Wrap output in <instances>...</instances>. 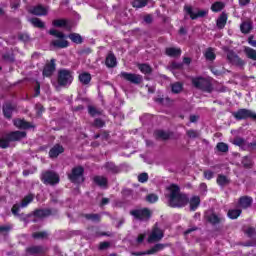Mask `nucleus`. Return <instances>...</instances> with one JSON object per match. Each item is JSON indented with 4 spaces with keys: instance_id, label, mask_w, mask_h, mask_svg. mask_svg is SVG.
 I'll return each instance as SVG.
<instances>
[{
    "instance_id": "63",
    "label": "nucleus",
    "mask_w": 256,
    "mask_h": 256,
    "mask_svg": "<svg viewBox=\"0 0 256 256\" xmlns=\"http://www.w3.org/2000/svg\"><path fill=\"white\" fill-rule=\"evenodd\" d=\"M20 39H21V41H29V35L22 34V35H20Z\"/></svg>"
},
{
    "instance_id": "2",
    "label": "nucleus",
    "mask_w": 256,
    "mask_h": 256,
    "mask_svg": "<svg viewBox=\"0 0 256 256\" xmlns=\"http://www.w3.org/2000/svg\"><path fill=\"white\" fill-rule=\"evenodd\" d=\"M49 33L50 35H53V37H56V39L52 41L53 47H56L57 49H65L66 47H69V42L65 39V34L56 29L49 30Z\"/></svg>"
},
{
    "instance_id": "51",
    "label": "nucleus",
    "mask_w": 256,
    "mask_h": 256,
    "mask_svg": "<svg viewBox=\"0 0 256 256\" xmlns=\"http://www.w3.org/2000/svg\"><path fill=\"white\" fill-rule=\"evenodd\" d=\"M148 179H149V175L147 173H142L138 175L139 183H147Z\"/></svg>"
},
{
    "instance_id": "19",
    "label": "nucleus",
    "mask_w": 256,
    "mask_h": 256,
    "mask_svg": "<svg viewBox=\"0 0 256 256\" xmlns=\"http://www.w3.org/2000/svg\"><path fill=\"white\" fill-rule=\"evenodd\" d=\"M251 203H253V200L249 197H242L240 198L238 202V206L241 209H247V207H251Z\"/></svg>"
},
{
    "instance_id": "32",
    "label": "nucleus",
    "mask_w": 256,
    "mask_h": 256,
    "mask_svg": "<svg viewBox=\"0 0 256 256\" xmlns=\"http://www.w3.org/2000/svg\"><path fill=\"white\" fill-rule=\"evenodd\" d=\"M3 113H4V116L7 118V119H11V115L13 113V107L11 106V104H6L4 105L3 107Z\"/></svg>"
},
{
    "instance_id": "36",
    "label": "nucleus",
    "mask_w": 256,
    "mask_h": 256,
    "mask_svg": "<svg viewBox=\"0 0 256 256\" xmlns=\"http://www.w3.org/2000/svg\"><path fill=\"white\" fill-rule=\"evenodd\" d=\"M104 167H105L106 171H109L110 173H118L119 172V168H117V166H115V164H113V162L106 163Z\"/></svg>"
},
{
    "instance_id": "60",
    "label": "nucleus",
    "mask_w": 256,
    "mask_h": 256,
    "mask_svg": "<svg viewBox=\"0 0 256 256\" xmlns=\"http://www.w3.org/2000/svg\"><path fill=\"white\" fill-rule=\"evenodd\" d=\"M12 213H13V215H19V205L15 204L12 207Z\"/></svg>"
},
{
    "instance_id": "25",
    "label": "nucleus",
    "mask_w": 256,
    "mask_h": 256,
    "mask_svg": "<svg viewBox=\"0 0 256 256\" xmlns=\"http://www.w3.org/2000/svg\"><path fill=\"white\" fill-rule=\"evenodd\" d=\"M44 249L41 246H32L27 248L26 253L28 255H39V253H43Z\"/></svg>"
},
{
    "instance_id": "47",
    "label": "nucleus",
    "mask_w": 256,
    "mask_h": 256,
    "mask_svg": "<svg viewBox=\"0 0 256 256\" xmlns=\"http://www.w3.org/2000/svg\"><path fill=\"white\" fill-rule=\"evenodd\" d=\"M217 149L222 153H227V151H229V146L223 142H220L217 144Z\"/></svg>"
},
{
    "instance_id": "64",
    "label": "nucleus",
    "mask_w": 256,
    "mask_h": 256,
    "mask_svg": "<svg viewBox=\"0 0 256 256\" xmlns=\"http://www.w3.org/2000/svg\"><path fill=\"white\" fill-rule=\"evenodd\" d=\"M12 9H19V0L11 4Z\"/></svg>"
},
{
    "instance_id": "59",
    "label": "nucleus",
    "mask_w": 256,
    "mask_h": 256,
    "mask_svg": "<svg viewBox=\"0 0 256 256\" xmlns=\"http://www.w3.org/2000/svg\"><path fill=\"white\" fill-rule=\"evenodd\" d=\"M145 237H146L145 234H140V235L138 236V238L136 239L137 243H138V244L143 243V241H145Z\"/></svg>"
},
{
    "instance_id": "17",
    "label": "nucleus",
    "mask_w": 256,
    "mask_h": 256,
    "mask_svg": "<svg viewBox=\"0 0 256 256\" xmlns=\"http://www.w3.org/2000/svg\"><path fill=\"white\" fill-rule=\"evenodd\" d=\"M163 244H156L151 250H148L147 252H138L134 253V255H153V253H157V251H161L163 249Z\"/></svg>"
},
{
    "instance_id": "1",
    "label": "nucleus",
    "mask_w": 256,
    "mask_h": 256,
    "mask_svg": "<svg viewBox=\"0 0 256 256\" xmlns=\"http://www.w3.org/2000/svg\"><path fill=\"white\" fill-rule=\"evenodd\" d=\"M166 197L169 207H185L189 203L187 195L181 193L179 186L171 184L167 187Z\"/></svg>"
},
{
    "instance_id": "7",
    "label": "nucleus",
    "mask_w": 256,
    "mask_h": 256,
    "mask_svg": "<svg viewBox=\"0 0 256 256\" xmlns=\"http://www.w3.org/2000/svg\"><path fill=\"white\" fill-rule=\"evenodd\" d=\"M130 215L137 221H147L151 218V211L149 209H135L130 211Z\"/></svg>"
},
{
    "instance_id": "34",
    "label": "nucleus",
    "mask_w": 256,
    "mask_h": 256,
    "mask_svg": "<svg viewBox=\"0 0 256 256\" xmlns=\"http://www.w3.org/2000/svg\"><path fill=\"white\" fill-rule=\"evenodd\" d=\"M223 7H225V4L223 2H215L211 6V11L214 13H219V11H223Z\"/></svg>"
},
{
    "instance_id": "61",
    "label": "nucleus",
    "mask_w": 256,
    "mask_h": 256,
    "mask_svg": "<svg viewBox=\"0 0 256 256\" xmlns=\"http://www.w3.org/2000/svg\"><path fill=\"white\" fill-rule=\"evenodd\" d=\"M248 43L249 45H251L252 47H256V40H253V36H250L248 38Z\"/></svg>"
},
{
    "instance_id": "35",
    "label": "nucleus",
    "mask_w": 256,
    "mask_h": 256,
    "mask_svg": "<svg viewBox=\"0 0 256 256\" xmlns=\"http://www.w3.org/2000/svg\"><path fill=\"white\" fill-rule=\"evenodd\" d=\"M208 221L212 223V225H217V223H221V221H223V217L212 214L208 217Z\"/></svg>"
},
{
    "instance_id": "3",
    "label": "nucleus",
    "mask_w": 256,
    "mask_h": 256,
    "mask_svg": "<svg viewBox=\"0 0 256 256\" xmlns=\"http://www.w3.org/2000/svg\"><path fill=\"white\" fill-rule=\"evenodd\" d=\"M27 137V133L25 131H14L7 135V139L1 138L0 139V147L2 149H7L9 147L10 141H20V139H25Z\"/></svg>"
},
{
    "instance_id": "26",
    "label": "nucleus",
    "mask_w": 256,
    "mask_h": 256,
    "mask_svg": "<svg viewBox=\"0 0 256 256\" xmlns=\"http://www.w3.org/2000/svg\"><path fill=\"white\" fill-rule=\"evenodd\" d=\"M166 55H168V57H179L181 55V49L179 48H166Z\"/></svg>"
},
{
    "instance_id": "28",
    "label": "nucleus",
    "mask_w": 256,
    "mask_h": 256,
    "mask_svg": "<svg viewBox=\"0 0 256 256\" xmlns=\"http://www.w3.org/2000/svg\"><path fill=\"white\" fill-rule=\"evenodd\" d=\"M147 3H149V0H133L132 7L142 9V7H146Z\"/></svg>"
},
{
    "instance_id": "11",
    "label": "nucleus",
    "mask_w": 256,
    "mask_h": 256,
    "mask_svg": "<svg viewBox=\"0 0 256 256\" xmlns=\"http://www.w3.org/2000/svg\"><path fill=\"white\" fill-rule=\"evenodd\" d=\"M163 236V230L155 226L148 237V243H157V241H161Z\"/></svg>"
},
{
    "instance_id": "30",
    "label": "nucleus",
    "mask_w": 256,
    "mask_h": 256,
    "mask_svg": "<svg viewBox=\"0 0 256 256\" xmlns=\"http://www.w3.org/2000/svg\"><path fill=\"white\" fill-rule=\"evenodd\" d=\"M68 37L73 43H76L77 45L83 43V38L77 33H72Z\"/></svg>"
},
{
    "instance_id": "13",
    "label": "nucleus",
    "mask_w": 256,
    "mask_h": 256,
    "mask_svg": "<svg viewBox=\"0 0 256 256\" xmlns=\"http://www.w3.org/2000/svg\"><path fill=\"white\" fill-rule=\"evenodd\" d=\"M185 11L190 15L191 19H197L199 17H205L207 15L208 11L207 10H197L193 11V8L191 6H185Z\"/></svg>"
},
{
    "instance_id": "8",
    "label": "nucleus",
    "mask_w": 256,
    "mask_h": 256,
    "mask_svg": "<svg viewBox=\"0 0 256 256\" xmlns=\"http://www.w3.org/2000/svg\"><path fill=\"white\" fill-rule=\"evenodd\" d=\"M83 167L78 166L72 169V173L68 175L72 183H83Z\"/></svg>"
},
{
    "instance_id": "4",
    "label": "nucleus",
    "mask_w": 256,
    "mask_h": 256,
    "mask_svg": "<svg viewBox=\"0 0 256 256\" xmlns=\"http://www.w3.org/2000/svg\"><path fill=\"white\" fill-rule=\"evenodd\" d=\"M58 83L62 87H65V85H71V83H73V74H71V71L67 69L59 70Z\"/></svg>"
},
{
    "instance_id": "48",
    "label": "nucleus",
    "mask_w": 256,
    "mask_h": 256,
    "mask_svg": "<svg viewBox=\"0 0 256 256\" xmlns=\"http://www.w3.org/2000/svg\"><path fill=\"white\" fill-rule=\"evenodd\" d=\"M85 217L89 221H100L101 219V215L99 214H86Z\"/></svg>"
},
{
    "instance_id": "31",
    "label": "nucleus",
    "mask_w": 256,
    "mask_h": 256,
    "mask_svg": "<svg viewBox=\"0 0 256 256\" xmlns=\"http://www.w3.org/2000/svg\"><path fill=\"white\" fill-rule=\"evenodd\" d=\"M29 21L34 27H38V29L45 27V23L39 18H31Z\"/></svg>"
},
{
    "instance_id": "33",
    "label": "nucleus",
    "mask_w": 256,
    "mask_h": 256,
    "mask_svg": "<svg viewBox=\"0 0 256 256\" xmlns=\"http://www.w3.org/2000/svg\"><path fill=\"white\" fill-rule=\"evenodd\" d=\"M244 51L248 59H253V61H256V51L254 49L250 47H245Z\"/></svg>"
},
{
    "instance_id": "54",
    "label": "nucleus",
    "mask_w": 256,
    "mask_h": 256,
    "mask_svg": "<svg viewBox=\"0 0 256 256\" xmlns=\"http://www.w3.org/2000/svg\"><path fill=\"white\" fill-rule=\"evenodd\" d=\"M246 235H248V237H254V235H256L255 228H248L246 230Z\"/></svg>"
},
{
    "instance_id": "40",
    "label": "nucleus",
    "mask_w": 256,
    "mask_h": 256,
    "mask_svg": "<svg viewBox=\"0 0 256 256\" xmlns=\"http://www.w3.org/2000/svg\"><path fill=\"white\" fill-rule=\"evenodd\" d=\"M67 23L68 21L65 19H56V20H53L52 25L54 27H66Z\"/></svg>"
},
{
    "instance_id": "20",
    "label": "nucleus",
    "mask_w": 256,
    "mask_h": 256,
    "mask_svg": "<svg viewBox=\"0 0 256 256\" xmlns=\"http://www.w3.org/2000/svg\"><path fill=\"white\" fill-rule=\"evenodd\" d=\"M224 51H226L227 53V59L228 61H230V63H239V56H237V54H235V52L224 48Z\"/></svg>"
},
{
    "instance_id": "56",
    "label": "nucleus",
    "mask_w": 256,
    "mask_h": 256,
    "mask_svg": "<svg viewBox=\"0 0 256 256\" xmlns=\"http://www.w3.org/2000/svg\"><path fill=\"white\" fill-rule=\"evenodd\" d=\"M213 172L212 171H210V170H207V171H205L204 172V177H205V179H213Z\"/></svg>"
},
{
    "instance_id": "52",
    "label": "nucleus",
    "mask_w": 256,
    "mask_h": 256,
    "mask_svg": "<svg viewBox=\"0 0 256 256\" xmlns=\"http://www.w3.org/2000/svg\"><path fill=\"white\" fill-rule=\"evenodd\" d=\"M156 103H159L160 105H169L171 103V99H169V98H157Z\"/></svg>"
},
{
    "instance_id": "16",
    "label": "nucleus",
    "mask_w": 256,
    "mask_h": 256,
    "mask_svg": "<svg viewBox=\"0 0 256 256\" xmlns=\"http://www.w3.org/2000/svg\"><path fill=\"white\" fill-rule=\"evenodd\" d=\"M188 201L190 204V211H195L201 204V198H199V196H192Z\"/></svg>"
},
{
    "instance_id": "38",
    "label": "nucleus",
    "mask_w": 256,
    "mask_h": 256,
    "mask_svg": "<svg viewBox=\"0 0 256 256\" xmlns=\"http://www.w3.org/2000/svg\"><path fill=\"white\" fill-rule=\"evenodd\" d=\"M241 215V209H230L228 211V217L229 219H237Z\"/></svg>"
},
{
    "instance_id": "62",
    "label": "nucleus",
    "mask_w": 256,
    "mask_h": 256,
    "mask_svg": "<svg viewBox=\"0 0 256 256\" xmlns=\"http://www.w3.org/2000/svg\"><path fill=\"white\" fill-rule=\"evenodd\" d=\"M200 191L201 193H207V184L205 183L200 184Z\"/></svg>"
},
{
    "instance_id": "39",
    "label": "nucleus",
    "mask_w": 256,
    "mask_h": 256,
    "mask_svg": "<svg viewBox=\"0 0 256 256\" xmlns=\"http://www.w3.org/2000/svg\"><path fill=\"white\" fill-rule=\"evenodd\" d=\"M88 112H89V115H91V117H97V116L101 115V113H103V111L97 109L94 106H89Z\"/></svg>"
},
{
    "instance_id": "37",
    "label": "nucleus",
    "mask_w": 256,
    "mask_h": 256,
    "mask_svg": "<svg viewBox=\"0 0 256 256\" xmlns=\"http://www.w3.org/2000/svg\"><path fill=\"white\" fill-rule=\"evenodd\" d=\"M205 58L208 61H215V50H213V48H208L205 51Z\"/></svg>"
},
{
    "instance_id": "41",
    "label": "nucleus",
    "mask_w": 256,
    "mask_h": 256,
    "mask_svg": "<svg viewBox=\"0 0 256 256\" xmlns=\"http://www.w3.org/2000/svg\"><path fill=\"white\" fill-rule=\"evenodd\" d=\"M172 93H181L183 91V84L176 82L171 85Z\"/></svg>"
},
{
    "instance_id": "53",
    "label": "nucleus",
    "mask_w": 256,
    "mask_h": 256,
    "mask_svg": "<svg viewBox=\"0 0 256 256\" xmlns=\"http://www.w3.org/2000/svg\"><path fill=\"white\" fill-rule=\"evenodd\" d=\"M242 165L244 166V167H251V165H252V161H251V158H249V157H244L243 158V160H242Z\"/></svg>"
},
{
    "instance_id": "12",
    "label": "nucleus",
    "mask_w": 256,
    "mask_h": 256,
    "mask_svg": "<svg viewBox=\"0 0 256 256\" xmlns=\"http://www.w3.org/2000/svg\"><path fill=\"white\" fill-rule=\"evenodd\" d=\"M29 12L32 15H36L38 17H45L49 13V7L43 6V5H38L33 7L32 9L29 10Z\"/></svg>"
},
{
    "instance_id": "24",
    "label": "nucleus",
    "mask_w": 256,
    "mask_h": 256,
    "mask_svg": "<svg viewBox=\"0 0 256 256\" xmlns=\"http://www.w3.org/2000/svg\"><path fill=\"white\" fill-rule=\"evenodd\" d=\"M216 25L218 29H223L225 25H227V14L222 13L220 17L217 19Z\"/></svg>"
},
{
    "instance_id": "15",
    "label": "nucleus",
    "mask_w": 256,
    "mask_h": 256,
    "mask_svg": "<svg viewBox=\"0 0 256 256\" xmlns=\"http://www.w3.org/2000/svg\"><path fill=\"white\" fill-rule=\"evenodd\" d=\"M63 151H65L63 149V146L56 144L53 148H51V150L49 152V156L51 158L59 157V155H61V153H63Z\"/></svg>"
},
{
    "instance_id": "49",
    "label": "nucleus",
    "mask_w": 256,
    "mask_h": 256,
    "mask_svg": "<svg viewBox=\"0 0 256 256\" xmlns=\"http://www.w3.org/2000/svg\"><path fill=\"white\" fill-rule=\"evenodd\" d=\"M146 201L148 203H157V201H159V197L155 194H149L147 197H146Z\"/></svg>"
},
{
    "instance_id": "58",
    "label": "nucleus",
    "mask_w": 256,
    "mask_h": 256,
    "mask_svg": "<svg viewBox=\"0 0 256 256\" xmlns=\"http://www.w3.org/2000/svg\"><path fill=\"white\" fill-rule=\"evenodd\" d=\"M108 247H109V242H102V243H100V245H99L100 251H103V250H105V249H108Z\"/></svg>"
},
{
    "instance_id": "22",
    "label": "nucleus",
    "mask_w": 256,
    "mask_h": 256,
    "mask_svg": "<svg viewBox=\"0 0 256 256\" xmlns=\"http://www.w3.org/2000/svg\"><path fill=\"white\" fill-rule=\"evenodd\" d=\"M154 137H156V139H162L165 141V140L169 139V137H171V133L165 132L163 130H156L154 132Z\"/></svg>"
},
{
    "instance_id": "6",
    "label": "nucleus",
    "mask_w": 256,
    "mask_h": 256,
    "mask_svg": "<svg viewBox=\"0 0 256 256\" xmlns=\"http://www.w3.org/2000/svg\"><path fill=\"white\" fill-rule=\"evenodd\" d=\"M41 179L45 185H57L59 183V175L53 171H46L42 173Z\"/></svg>"
},
{
    "instance_id": "9",
    "label": "nucleus",
    "mask_w": 256,
    "mask_h": 256,
    "mask_svg": "<svg viewBox=\"0 0 256 256\" xmlns=\"http://www.w3.org/2000/svg\"><path fill=\"white\" fill-rule=\"evenodd\" d=\"M120 77H122V79H125V81H129V83H133L134 85H139V83L143 81V76L128 72H121Z\"/></svg>"
},
{
    "instance_id": "10",
    "label": "nucleus",
    "mask_w": 256,
    "mask_h": 256,
    "mask_svg": "<svg viewBox=\"0 0 256 256\" xmlns=\"http://www.w3.org/2000/svg\"><path fill=\"white\" fill-rule=\"evenodd\" d=\"M234 117L236 119H255L256 121V113L247 109H240L234 113Z\"/></svg>"
},
{
    "instance_id": "21",
    "label": "nucleus",
    "mask_w": 256,
    "mask_h": 256,
    "mask_svg": "<svg viewBox=\"0 0 256 256\" xmlns=\"http://www.w3.org/2000/svg\"><path fill=\"white\" fill-rule=\"evenodd\" d=\"M14 125L15 127H18V129H31V124L21 119L14 120Z\"/></svg>"
},
{
    "instance_id": "18",
    "label": "nucleus",
    "mask_w": 256,
    "mask_h": 256,
    "mask_svg": "<svg viewBox=\"0 0 256 256\" xmlns=\"http://www.w3.org/2000/svg\"><path fill=\"white\" fill-rule=\"evenodd\" d=\"M93 181L98 187H101L102 189H107V179L103 176H95L93 178Z\"/></svg>"
},
{
    "instance_id": "55",
    "label": "nucleus",
    "mask_w": 256,
    "mask_h": 256,
    "mask_svg": "<svg viewBox=\"0 0 256 256\" xmlns=\"http://www.w3.org/2000/svg\"><path fill=\"white\" fill-rule=\"evenodd\" d=\"M187 135H188V137H190L191 139H195V137H197V131H195V130H188V131H187Z\"/></svg>"
},
{
    "instance_id": "27",
    "label": "nucleus",
    "mask_w": 256,
    "mask_h": 256,
    "mask_svg": "<svg viewBox=\"0 0 256 256\" xmlns=\"http://www.w3.org/2000/svg\"><path fill=\"white\" fill-rule=\"evenodd\" d=\"M106 65L108 67H115L117 65V58H115V55H113V53H109L106 57Z\"/></svg>"
},
{
    "instance_id": "46",
    "label": "nucleus",
    "mask_w": 256,
    "mask_h": 256,
    "mask_svg": "<svg viewBox=\"0 0 256 256\" xmlns=\"http://www.w3.org/2000/svg\"><path fill=\"white\" fill-rule=\"evenodd\" d=\"M33 197H34L33 194H29L28 196H26V197L23 199V201H22L20 207H27V205H28L29 203H31V201H33Z\"/></svg>"
},
{
    "instance_id": "50",
    "label": "nucleus",
    "mask_w": 256,
    "mask_h": 256,
    "mask_svg": "<svg viewBox=\"0 0 256 256\" xmlns=\"http://www.w3.org/2000/svg\"><path fill=\"white\" fill-rule=\"evenodd\" d=\"M32 237L34 239H45L47 238V232H35Z\"/></svg>"
},
{
    "instance_id": "44",
    "label": "nucleus",
    "mask_w": 256,
    "mask_h": 256,
    "mask_svg": "<svg viewBox=\"0 0 256 256\" xmlns=\"http://www.w3.org/2000/svg\"><path fill=\"white\" fill-rule=\"evenodd\" d=\"M139 70L141 71V73H144V75H147V74L151 73V66H149L147 64H140Z\"/></svg>"
},
{
    "instance_id": "29",
    "label": "nucleus",
    "mask_w": 256,
    "mask_h": 256,
    "mask_svg": "<svg viewBox=\"0 0 256 256\" xmlns=\"http://www.w3.org/2000/svg\"><path fill=\"white\" fill-rule=\"evenodd\" d=\"M55 71V65H46L43 70L44 77H51Z\"/></svg>"
},
{
    "instance_id": "5",
    "label": "nucleus",
    "mask_w": 256,
    "mask_h": 256,
    "mask_svg": "<svg viewBox=\"0 0 256 256\" xmlns=\"http://www.w3.org/2000/svg\"><path fill=\"white\" fill-rule=\"evenodd\" d=\"M192 84L196 89H201L202 91H207L208 93H211L213 91V88L211 87V84H209V81L203 77H196L192 79Z\"/></svg>"
},
{
    "instance_id": "14",
    "label": "nucleus",
    "mask_w": 256,
    "mask_h": 256,
    "mask_svg": "<svg viewBox=\"0 0 256 256\" xmlns=\"http://www.w3.org/2000/svg\"><path fill=\"white\" fill-rule=\"evenodd\" d=\"M234 145H237L238 147H241V149H255L256 142H246L243 138H236L234 140Z\"/></svg>"
},
{
    "instance_id": "42",
    "label": "nucleus",
    "mask_w": 256,
    "mask_h": 256,
    "mask_svg": "<svg viewBox=\"0 0 256 256\" xmlns=\"http://www.w3.org/2000/svg\"><path fill=\"white\" fill-rule=\"evenodd\" d=\"M252 28L253 27L251 26V23H249V22H243L240 25V29H241L242 33H249V31H251Z\"/></svg>"
},
{
    "instance_id": "45",
    "label": "nucleus",
    "mask_w": 256,
    "mask_h": 256,
    "mask_svg": "<svg viewBox=\"0 0 256 256\" xmlns=\"http://www.w3.org/2000/svg\"><path fill=\"white\" fill-rule=\"evenodd\" d=\"M217 183H218V185L223 187V186L227 185V183H229V179H227L223 175H219L218 178H217Z\"/></svg>"
},
{
    "instance_id": "23",
    "label": "nucleus",
    "mask_w": 256,
    "mask_h": 256,
    "mask_svg": "<svg viewBox=\"0 0 256 256\" xmlns=\"http://www.w3.org/2000/svg\"><path fill=\"white\" fill-rule=\"evenodd\" d=\"M79 81L82 85H89L91 83V74L84 72L79 75Z\"/></svg>"
},
{
    "instance_id": "57",
    "label": "nucleus",
    "mask_w": 256,
    "mask_h": 256,
    "mask_svg": "<svg viewBox=\"0 0 256 256\" xmlns=\"http://www.w3.org/2000/svg\"><path fill=\"white\" fill-rule=\"evenodd\" d=\"M95 127H103L105 125V122L101 119H96L94 122Z\"/></svg>"
},
{
    "instance_id": "43",
    "label": "nucleus",
    "mask_w": 256,
    "mask_h": 256,
    "mask_svg": "<svg viewBox=\"0 0 256 256\" xmlns=\"http://www.w3.org/2000/svg\"><path fill=\"white\" fill-rule=\"evenodd\" d=\"M34 215L35 217H47V215H51V210H37Z\"/></svg>"
}]
</instances>
